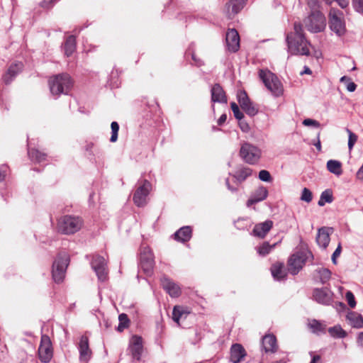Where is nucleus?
<instances>
[{
  "mask_svg": "<svg viewBox=\"0 0 363 363\" xmlns=\"http://www.w3.org/2000/svg\"><path fill=\"white\" fill-rule=\"evenodd\" d=\"M211 100L213 104L218 103L220 104H222L225 106H227V96L225 94V91L222 88V86L218 84H214L211 90Z\"/></svg>",
  "mask_w": 363,
  "mask_h": 363,
  "instance_id": "aec40b11",
  "label": "nucleus"
},
{
  "mask_svg": "<svg viewBox=\"0 0 363 363\" xmlns=\"http://www.w3.org/2000/svg\"><path fill=\"white\" fill-rule=\"evenodd\" d=\"M79 360L87 362L91 358L92 352L89 347V338L86 335H82L78 345Z\"/></svg>",
  "mask_w": 363,
  "mask_h": 363,
  "instance_id": "dca6fc26",
  "label": "nucleus"
},
{
  "mask_svg": "<svg viewBox=\"0 0 363 363\" xmlns=\"http://www.w3.org/2000/svg\"><path fill=\"white\" fill-rule=\"evenodd\" d=\"M272 226L273 222L270 220L256 224L253 228L252 234L256 237L264 238Z\"/></svg>",
  "mask_w": 363,
  "mask_h": 363,
  "instance_id": "b1692460",
  "label": "nucleus"
},
{
  "mask_svg": "<svg viewBox=\"0 0 363 363\" xmlns=\"http://www.w3.org/2000/svg\"><path fill=\"white\" fill-rule=\"evenodd\" d=\"M155 265L154 255L149 247H143L140 250V268L147 276H151Z\"/></svg>",
  "mask_w": 363,
  "mask_h": 363,
  "instance_id": "9b49d317",
  "label": "nucleus"
},
{
  "mask_svg": "<svg viewBox=\"0 0 363 363\" xmlns=\"http://www.w3.org/2000/svg\"><path fill=\"white\" fill-rule=\"evenodd\" d=\"M253 173V170L247 167H242L240 169H238L235 174H233V177L235 178L237 182L239 183H241L246 180L249 177L252 176Z\"/></svg>",
  "mask_w": 363,
  "mask_h": 363,
  "instance_id": "2f4dec72",
  "label": "nucleus"
},
{
  "mask_svg": "<svg viewBox=\"0 0 363 363\" xmlns=\"http://www.w3.org/2000/svg\"><path fill=\"white\" fill-rule=\"evenodd\" d=\"M346 131L349 135L348 148L350 150H352L357 140V136L354 133H352L349 128H346Z\"/></svg>",
  "mask_w": 363,
  "mask_h": 363,
  "instance_id": "a18cd8bd",
  "label": "nucleus"
},
{
  "mask_svg": "<svg viewBox=\"0 0 363 363\" xmlns=\"http://www.w3.org/2000/svg\"><path fill=\"white\" fill-rule=\"evenodd\" d=\"M69 262V255L66 252H60L52 264V275L54 281L61 283L65 277L67 267Z\"/></svg>",
  "mask_w": 363,
  "mask_h": 363,
  "instance_id": "39448f33",
  "label": "nucleus"
},
{
  "mask_svg": "<svg viewBox=\"0 0 363 363\" xmlns=\"http://www.w3.org/2000/svg\"><path fill=\"white\" fill-rule=\"evenodd\" d=\"M28 155L29 158L32 161H33L35 162L40 163V162H43L46 160L47 154H45L44 152H41L38 150L35 149V148L30 149L29 147V144H28Z\"/></svg>",
  "mask_w": 363,
  "mask_h": 363,
  "instance_id": "473e14b6",
  "label": "nucleus"
},
{
  "mask_svg": "<svg viewBox=\"0 0 363 363\" xmlns=\"http://www.w3.org/2000/svg\"><path fill=\"white\" fill-rule=\"evenodd\" d=\"M356 177L358 179L363 180V164L357 171Z\"/></svg>",
  "mask_w": 363,
  "mask_h": 363,
  "instance_id": "680f3d73",
  "label": "nucleus"
},
{
  "mask_svg": "<svg viewBox=\"0 0 363 363\" xmlns=\"http://www.w3.org/2000/svg\"><path fill=\"white\" fill-rule=\"evenodd\" d=\"M72 86L73 81L70 76L66 73L55 75L49 79L50 92L57 97L61 94H68Z\"/></svg>",
  "mask_w": 363,
  "mask_h": 363,
  "instance_id": "f03ea898",
  "label": "nucleus"
},
{
  "mask_svg": "<svg viewBox=\"0 0 363 363\" xmlns=\"http://www.w3.org/2000/svg\"><path fill=\"white\" fill-rule=\"evenodd\" d=\"M161 283L162 288L167 291V293L172 298L179 297L181 295V289L173 281L166 276H164L161 279Z\"/></svg>",
  "mask_w": 363,
  "mask_h": 363,
  "instance_id": "6ab92c4d",
  "label": "nucleus"
},
{
  "mask_svg": "<svg viewBox=\"0 0 363 363\" xmlns=\"http://www.w3.org/2000/svg\"><path fill=\"white\" fill-rule=\"evenodd\" d=\"M328 170L337 176L342 174V163L338 160H330L327 162Z\"/></svg>",
  "mask_w": 363,
  "mask_h": 363,
  "instance_id": "72a5a7b5",
  "label": "nucleus"
},
{
  "mask_svg": "<svg viewBox=\"0 0 363 363\" xmlns=\"http://www.w3.org/2000/svg\"><path fill=\"white\" fill-rule=\"evenodd\" d=\"M240 155L245 162L249 164H256L261 158L262 151L257 146L245 143L240 147Z\"/></svg>",
  "mask_w": 363,
  "mask_h": 363,
  "instance_id": "1a4fd4ad",
  "label": "nucleus"
},
{
  "mask_svg": "<svg viewBox=\"0 0 363 363\" xmlns=\"http://www.w3.org/2000/svg\"><path fill=\"white\" fill-rule=\"evenodd\" d=\"M76 49V40L74 36L70 35L69 36L64 45L65 54L66 56H70Z\"/></svg>",
  "mask_w": 363,
  "mask_h": 363,
  "instance_id": "f704fd0d",
  "label": "nucleus"
},
{
  "mask_svg": "<svg viewBox=\"0 0 363 363\" xmlns=\"http://www.w3.org/2000/svg\"><path fill=\"white\" fill-rule=\"evenodd\" d=\"M83 225L81 218L75 216H64L58 220L57 230L65 235H71L79 231Z\"/></svg>",
  "mask_w": 363,
  "mask_h": 363,
  "instance_id": "7ed1b4c3",
  "label": "nucleus"
},
{
  "mask_svg": "<svg viewBox=\"0 0 363 363\" xmlns=\"http://www.w3.org/2000/svg\"><path fill=\"white\" fill-rule=\"evenodd\" d=\"M57 0H43L41 2V6L44 8H49L52 3L56 1Z\"/></svg>",
  "mask_w": 363,
  "mask_h": 363,
  "instance_id": "4d7b16f0",
  "label": "nucleus"
},
{
  "mask_svg": "<svg viewBox=\"0 0 363 363\" xmlns=\"http://www.w3.org/2000/svg\"><path fill=\"white\" fill-rule=\"evenodd\" d=\"M333 201V192L330 189H328L323 191L320 196L318 202L319 206H323L326 203H330Z\"/></svg>",
  "mask_w": 363,
  "mask_h": 363,
  "instance_id": "c9c22d12",
  "label": "nucleus"
},
{
  "mask_svg": "<svg viewBox=\"0 0 363 363\" xmlns=\"http://www.w3.org/2000/svg\"><path fill=\"white\" fill-rule=\"evenodd\" d=\"M357 342L358 346L363 347V332H360L358 333Z\"/></svg>",
  "mask_w": 363,
  "mask_h": 363,
  "instance_id": "6e6d98bb",
  "label": "nucleus"
},
{
  "mask_svg": "<svg viewBox=\"0 0 363 363\" xmlns=\"http://www.w3.org/2000/svg\"><path fill=\"white\" fill-rule=\"evenodd\" d=\"M354 11L363 16V0H352Z\"/></svg>",
  "mask_w": 363,
  "mask_h": 363,
  "instance_id": "09e8293b",
  "label": "nucleus"
},
{
  "mask_svg": "<svg viewBox=\"0 0 363 363\" xmlns=\"http://www.w3.org/2000/svg\"><path fill=\"white\" fill-rule=\"evenodd\" d=\"M192 235V230L190 226H184L179 228L174 234V239L179 242H185L189 241Z\"/></svg>",
  "mask_w": 363,
  "mask_h": 363,
  "instance_id": "cd10ccee",
  "label": "nucleus"
},
{
  "mask_svg": "<svg viewBox=\"0 0 363 363\" xmlns=\"http://www.w3.org/2000/svg\"><path fill=\"white\" fill-rule=\"evenodd\" d=\"M328 331L330 336L334 338H344L347 336V333L340 325L329 328Z\"/></svg>",
  "mask_w": 363,
  "mask_h": 363,
  "instance_id": "e433bc0d",
  "label": "nucleus"
},
{
  "mask_svg": "<svg viewBox=\"0 0 363 363\" xmlns=\"http://www.w3.org/2000/svg\"><path fill=\"white\" fill-rule=\"evenodd\" d=\"M306 1L307 4L312 10L317 9L318 0H306Z\"/></svg>",
  "mask_w": 363,
  "mask_h": 363,
  "instance_id": "5fc2aeb1",
  "label": "nucleus"
},
{
  "mask_svg": "<svg viewBox=\"0 0 363 363\" xmlns=\"http://www.w3.org/2000/svg\"><path fill=\"white\" fill-rule=\"evenodd\" d=\"M246 351L240 344H234L230 348V361L233 363L241 362L246 356Z\"/></svg>",
  "mask_w": 363,
  "mask_h": 363,
  "instance_id": "a878e982",
  "label": "nucleus"
},
{
  "mask_svg": "<svg viewBox=\"0 0 363 363\" xmlns=\"http://www.w3.org/2000/svg\"><path fill=\"white\" fill-rule=\"evenodd\" d=\"M294 30L286 36L288 51L291 55L308 56L311 44L305 38L302 25L298 22L294 23Z\"/></svg>",
  "mask_w": 363,
  "mask_h": 363,
  "instance_id": "f257e3e1",
  "label": "nucleus"
},
{
  "mask_svg": "<svg viewBox=\"0 0 363 363\" xmlns=\"http://www.w3.org/2000/svg\"><path fill=\"white\" fill-rule=\"evenodd\" d=\"M247 0H230L225 6L226 13L229 18H233L245 6Z\"/></svg>",
  "mask_w": 363,
  "mask_h": 363,
  "instance_id": "4be33fe9",
  "label": "nucleus"
},
{
  "mask_svg": "<svg viewBox=\"0 0 363 363\" xmlns=\"http://www.w3.org/2000/svg\"><path fill=\"white\" fill-rule=\"evenodd\" d=\"M330 229L323 227L318 229L316 242L322 248L326 249L330 242Z\"/></svg>",
  "mask_w": 363,
  "mask_h": 363,
  "instance_id": "bb28decb",
  "label": "nucleus"
},
{
  "mask_svg": "<svg viewBox=\"0 0 363 363\" xmlns=\"http://www.w3.org/2000/svg\"><path fill=\"white\" fill-rule=\"evenodd\" d=\"M345 298H346V300H347V303L350 306V307L353 308L356 306L355 298L352 291H347V293L345 294Z\"/></svg>",
  "mask_w": 363,
  "mask_h": 363,
  "instance_id": "8fccbe9b",
  "label": "nucleus"
},
{
  "mask_svg": "<svg viewBox=\"0 0 363 363\" xmlns=\"http://www.w3.org/2000/svg\"><path fill=\"white\" fill-rule=\"evenodd\" d=\"M8 167L6 165H2L0 167V182L3 181L6 175Z\"/></svg>",
  "mask_w": 363,
  "mask_h": 363,
  "instance_id": "864d4df0",
  "label": "nucleus"
},
{
  "mask_svg": "<svg viewBox=\"0 0 363 363\" xmlns=\"http://www.w3.org/2000/svg\"><path fill=\"white\" fill-rule=\"evenodd\" d=\"M234 116L237 119L240 129L243 132H245V133L248 132L250 130V126H249L248 123H246L244 120L245 115H234Z\"/></svg>",
  "mask_w": 363,
  "mask_h": 363,
  "instance_id": "79ce46f5",
  "label": "nucleus"
},
{
  "mask_svg": "<svg viewBox=\"0 0 363 363\" xmlns=\"http://www.w3.org/2000/svg\"><path fill=\"white\" fill-rule=\"evenodd\" d=\"M308 259H313L311 251H298L292 254L287 262L288 272L292 275H296Z\"/></svg>",
  "mask_w": 363,
  "mask_h": 363,
  "instance_id": "20e7f679",
  "label": "nucleus"
},
{
  "mask_svg": "<svg viewBox=\"0 0 363 363\" xmlns=\"http://www.w3.org/2000/svg\"><path fill=\"white\" fill-rule=\"evenodd\" d=\"M340 82L345 84L346 89L348 91L352 92L355 91L357 85L352 82L349 77L343 76L340 78Z\"/></svg>",
  "mask_w": 363,
  "mask_h": 363,
  "instance_id": "37998d69",
  "label": "nucleus"
},
{
  "mask_svg": "<svg viewBox=\"0 0 363 363\" xmlns=\"http://www.w3.org/2000/svg\"><path fill=\"white\" fill-rule=\"evenodd\" d=\"M227 119V115H221L220 117L218 120V125H223Z\"/></svg>",
  "mask_w": 363,
  "mask_h": 363,
  "instance_id": "e2e57ef3",
  "label": "nucleus"
},
{
  "mask_svg": "<svg viewBox=\"0 0 363 363\" xmlns=\"http://www.w3.org/2000/svg\"><path fill=\"white\" fill-rule=\"evenodd\" d=\"M328 18L331 30L339 37L344 35L346 33V26L343 13L337 9L331 8Z\"/></svg>",
  "mask_w": 363,
  "mask_h": 363,
  "instance_id": "0eeeda50",
  "label": "nucleus"
},
{
  "mask_svg": "<svg viewBox=\"0 0 363 363\" xmlns=\"http://www.w3.org/2000/svg\"><path fill=\"white\" fill-rule=\"evenodd\" d=\"M226 45L229 51L235 52L240 48V36L238 31L229 29L225 36Z\"/></svg>",
  "mask_w": 363,
  "mask_h": 363,
  "instance_id": "a211bd4d",
  "label": "nucleus"
},
{
  "mask_svg": "<svg viewBox=\"0 0 363 363\" xmlns=\"http://www.w3.org/2000/svg\"><path fill=\"white\" fill-rule=\"evenodd\" d=\"M259 179L265 182H270L272 181V177L269 171L262 169L259 172Z\"/></svg>",
  "mask_w": 363,
  "mask_h": 363,
  "instance_id": "de8ad7c7",
  "label": "nucleus"
},
{
  "mask_svg": "<svg viewBox=\"0 0 363 363\" xmlns=\"http://www.w3.org/2000/svg\"><path fill=\"white\" fill-rule=\"evenodd\" d=\"M272 275L275 280L281 281L286 277V272L283 263L277 262L271 267Z\"/></svg>",
  "mask_w": 363,
  "mask_h": 363,
  "instance_id": "c85d7f7f",
  "label": "nucleus"
},
{
  "mask_svg": "<svg viewBox=\"0 0 363 363\" xmlns=\"http://www.w3.org/2000/svg\"><path fill=\"white\" fill-rule=\"evenodd\" d=\"M259 76L267 89L271 91L274 96H279L284 92V88L279 78L269 70L261 69Z\"/></svg>",
  "mask_w": 363,
  "mask_h": 363,
  "instance_id": "423d86ee",
  "label": "nucleus"
},
{
  "mask_svg": "<svg viewBox=\"0 0 363 363\" xmlns=\"http://www.w3.org/2000/svg\"><path fill=\"white\" fill-rule=\"evenodd\" d=\"M306 28L311 33H319L324 30L326 26L325 16L318 9L313 10L304 20Z\"/></svg>",
  "mask_w": 363,
  "mask_h": 363,
  "instance_id": "6e6552de",
  "label": "nucleus"
},
{
  "mask_svg": "<svg viewBox=\"0 0 363 363\" xmlns=\"http://www.w3.org/2000/svg\"><path fill=\"white\" fill-rule=\"evenodd\" d=\"M312 73V71L311 70V69L307 67V66H304L303 67V70L302 72H301V75H303V74H311Z\"/></svg>",
  "mask_w": 363,
  "mask_h": 363,
  "instance_id": "0e129e2a",
  "label": "nucleus"
},
{
  "mask_svg": "<svg viewBox=\"0 0 363 363\" xmlns=\"http://www.w3.org/2000/svg\"><path fill=\"white\" fill-rule=\"evenodd\" d=\"M230 106H231L233 113H241L240 111L239 107L236 103L232 102L230 104Z\"/></svg>",
  "mask_w": 363,
  "mask_h": 363,
  "instance_id": "13d9d810",
  "label": "nucleus"
},
{
  "mask_svg": "<svg viewBox=\"0 0 363 363\" xmlns=\"http://www.w3.org/2000/svg\"><path fill=\"white\" fill-rule=\"evenodd\" d=\"M268 196V191L266 187L262 186L257 188L251 197L247 201V206L250 207L252 205L258 202L262 201L267 199Z\"/></svg>",
  "mask_w": 363,
  "mask_h": 363,
  "instance_id": "5701e85b",
  "label": "nucleus"
},
{
  "mask_svg": "<svg viewBox=\"0 0 363 363\" xmlns=\"http://www.w3.org/2000/svg\"><path fill=\"white\" fill-rule=\"evenodd\" d=\"M38 358L43 363H49L53 357V347L48 335L43 334L38 347Z\"/></svg>",
  "mask_w": 363,
  "mask_h": 363,
  "instance_id": "f8f14e48",
  "label": "nucleus"
},
{
  "mask_svg": "<svg viewBox=\"0 0 363 363\" xmlns=\"http://www.w3.org/2000/svg\"><path fill=\"white\" fill-rule=\"evenodd\" d=\"M23 63L21 62H16L12 63L7 72L3 75V81L6 84H9L13 79L22 71Z\"/></svg>",
  "mask_w": 363,
  "mask_h": 363,
  "instance_id": "412c9836",
  "label": "nucleus"
},
{
  "mask_svg": "<svg viewBox=\"0 0 363 363\" xmlns=\"http://www.w3.org/2000/svg\"><path fill=\"white\" fill-rule=\"evenodd\" d=\"M320 359V357L319 355H314L310 363H317Z\"/></svg>",
  "mask_w": 363,
  "mask_h": 363,
  "instance_id": "338daca9",
  "label": "nucleus"
},
{
  "mask_svg": "<svg viewBox=\"0 0 363 363\" xmlns=\"http://www.w3.org/2000/svg\"><path fill=\"white\" fill-rule=\"evenodd\" d=\"M313 196L311 191L308 188H303L302 190L301 200L310 203L312 201Z\"/></svg>",
  "mask_w": 363,
  "mask_h": 363,
  "instance_id": "49530a36",
  "label": "nucleus"
},
{
  "mask_svg": "<svg viewBox=\"0 0 363 363\" xmlns=\"http://www.w3.org/2000/svg\"><path fill=\"white\" fill-rule=\"evenodd\" d=\"M91 267L94 270L101 281H105L108 277V269L106 267V262L104 257L94 255L91 262Z\"/></svg>",
  "mask_w": 363,
  "mask_h": 363,
  "instance_id": "ddd939ff",
  "label": "nucleus"
},
{
  "mask_svg": "<svg viewBox=\"0 0 363 363\" xmlns=\"http://www.w3.org/2000/svg\"><path fill=\"white\" fill-rule=\"evenodd\" d=\"M237 99L242 110L246 113H257L258 109L249 99L245 91L239 90L237 93Z\"/></svg>",
  "mask_w": 363,
  "mask_h": 363,
  "instance_id": "4468645a",
  "label": "nucleus"
},
{
  "mask_svg": "<svg viewBox=\"0 0 363 363\" xmlns=\"http://www.w3.org/2000/svg\"><path fill=\"white\" fill-rule=\"evenodd\" d=\"M313 296L318 303L330 305L333 299V293L327 287L317 288L313 290Z\"/></svg>",
  "mask_w": 363,
  "mask_h": 363,
  "instance_id": "f3484780",
  "label": "nucleus"
},
{
  "mask_svg": "<svg viewBox=\"0 0 363 363\" xmlns=\"http://www.w3.org/2000/svg\"><path fill=\"white\" fill-rule=\"evenodd\" d=\"M313 145L317 148L318 151L321 150V143L320 140V133L317 135V141L313 143Z\"/></svg>",
  "mask_w": 363,
  "mask_h": 363,
  "instance_id": "bf43d9fd",
  "label": "nucleus"
},
{
  "mask_svg": "<svg viewBox=\"0 0 363 363\" xmlns=\"http://www.w3.org/2000/svg\"><path fill=\"white\" fill-rule=\"evenodd\" d=\"M119 324L117 328L118 331L122 332L125 328H127L129 325V319L128 315L125 313H121L118 316Z\"/></svg>",
  "mask_w": 363,
  "mask_h": 363,
  "instance_id": "ea45409f",
  "label": "nucleus"
},
{
  "mask_svg": "<svg viewBox=\"0 0 363 363\" xmlns=\"http://www.w3.org/2000/svg\"><path fill=\"white\" fill-rule=\"evenodd\" d=\"M341 250H342V247H341V245L340 243L338 245V246L337 247V248L335 249V250L334 251V252L333 253L332 255V262L334 264H337V257L340 256V253H341Z\"/></svg>",
  "mask_w": 363,
  "mask_h": 363,
  "instance_id": "603ef678",
  "label": "nucleus"
},
{
  "mask_svg": "<svg viewBox=\"0 0 363 363\" xmlns=\"http://www.w3.org/2000/svg\"><path fill=\"white\" fill-rule=\"evenodd\" d=\"M93 147H94V143H87L85 146V150H86V151L91 152Z\"/></svg>",
  "mask_w": 363,
  "mask_h": 363,
  "instance_id": "69168bd1",
  "label": "nucleus"
},
{
  "mask_svg": "<svg viewBox=\"0 0 363 363\" xmlns=\"http://www.w3.org/2000/svg\"><path fill=\"white\" fill-rule=\"evenodd\" d=\"M189 314L187 309L181 306H175L172 311V319L174 322L179 323V320L186 319Z\"/></svg>",
  "mask_w": 363,
  "mask_h": 363,
  "instance_id": "c756f323",
  "label": "nucleus"
},
{
  "mask_svg": "<svg viewBox=\"0 0 363 363\" xmlns=\"http://www.w3.org/2000/svg\"><path fill=\"white\" fill-rule=\"evenodd\" d=\"M347 319L349 320L350 325L353 328H363V318L362 315L351 311L347 315Z\"/></svg>",
  "mask_w": 363,
  "mask_h": 363,
  "instance_id": "7c9ffc66",
  "label": "nucleus"
},
{
  "mask_svg": "<svg viewBox=\"0 0 363 363\" xmlns=\"http://www.w3.org/2000/svg\"><path fill=\"white\" fill-rule=\"evenodd\" d=\"M152 189L151 183L147 179H140L138 187L133 194V200L138 207H143L147 203V198Z\"/></svg>",
  "mask_w": 363,
  "mask_h": 363,
  "instance_id": "9d476101",
  "label": "nucleus"
},
{
  "mask_svg": "<svg viewBox=\"0 0 363 363\" xmlns=\"http://www.w3.org/2000/svg\"><path fill=\"white\" fill-rule=\"evenodd\" d=\"M225 184L227 186V188L228 189V190H230V191L232 192H236L238 189L237 187H233L232 186V185L230 184V182H229V179H225Z\"/></svg>",
  "mask_w": 363,
  "mask_h": 363,
  "instance_id": "052dcab7",
  "label": "nucleus"
},
{
  "mask_svg": "<svg viewBox=\"0 0 363 363\" xmlns=\"http://www.w3.org/2000/svg\"><path fill=\"white\" fill-rule=\"evenodd\" d=\"M274 246L275 244L271 245L268 242H264L257 247V253L261 256H265L270 252Z\"/></svg>",
  "mask_w": 363,
  "mask_h": 363,
  "instance_id": "58836bf2",
  "label": "nucleus"
},
{
  "mask_svg": "<svg viewBox=\"0 0 363 363\" xmlns=\"http://www.w3.org/2000/svg\"><path fill=\"white\" fill-rule=\"evenodd\" d=\"M322 284H325L331 277V272L328 268H319L315 270Z\"/></svg>",
  "mask_w": 363,
  "mask_h": 363,
  "instance_id": "4c0bfd02",
  "label": "nucleus"
},
{
  "mask_svg": "<svg viewBox=\"0 0 363 363\" xmlns=\"http://www.w3.org/2000/svg\"><path fill=\"white\" fill-rule=\"evenodd\" d=\"M302 123L306 126H313L315 128H318L320 126V123L318 121L311 118H306L303 120Z\"/></svg>",
  "mask_w": 363,
  "mask_h": 363,
  "instance_id": "3c124183",
  "label": "nucleus"
},
{
  "mask_svg": "<svg viewBox=\"0 0 363 363\" xmlns=\"http://www.w3.org/2000/svg\"><path fill=\"white\" fill-rule=\"evenodd\" d=\"M111 136L110 138V141L111 143H115L118 140V133L119 130V125L117 122L113 121L111 124Z\"/></svg>",
  "mask_w": 363,
  "mask_h": 363,
  "instance_id": "c03bdc74",
  "label": "nucleus"
},
{
  "mask_svg": "<svg viewBox=\"0 0 363 363\" xmlns=\"http://www.w3.org/2000/svg\"><path fill=\"white\" fill-rule=\"evenodd\" d=\"M128 350L133 359L140 360L143 350V338L138 335H133L130 340Z\"/></svg>",
  "mask_w": 363,
  "mask_h": 363,
  "instance_id": "2eb2a0df",
  "label": "nucleus"
},
{
  "mask_svg": "<svg viewBox=\"0 0 363 363\" xmlns=\"http://www.w3.org/2000/svg\"><path fill=\"white\" fill-rule=\"evenodd\" d=\"M309 325L313 333H325V325L317 320H313Z\"/></svg>",
  "mask_w": 363,
  "mask_h": 363,
  "instance_id": "a19ab883",
  "label": "nucleus"
},
{
  "mask_svg": "<svg viewBox=\"0 0 363 363\" xmlns=\"http://www.w3.org/2000/svg\"><path fill=\"white\" fill-rule=\"evenodd\" d=\"M192 60L195 62V63L197 66H201L202 65L201 62L196 60L194 54L192 55Z\"/></svg>",
  "mask_w": 363,
  "mask_h": 363,
  "instance_id": "774afa93",
  "label": "nucleus"
},
{
  "mask_svg": "<svg viewBox=\"0 0 363 363\" xmlns=\"http://www.w3.org/2000/svg\"><path fill=\"white\" fill-rule=\"evenodd\" d=\"M262 346L266 353H274L277 350V338L274 335H266L262 337Z\"/></svg>",
  "mask_w": 363,
  "mask_h": 363,
  "instance_id": "393cba45",
  "label": "nucleus"
}]
</instances>
